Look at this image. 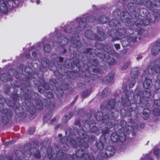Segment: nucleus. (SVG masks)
<instances>
[{"instance_id": "3", "label": "nucleus", "mask_w": 160, "mask_h": 160, "mask_svg": "<svg viewBox=\"0 0 160 160\" xmlns=\"http://www.w3.org/2000/svg\"><path fill=\"white\" fill-rule=\"evenodd\" d=\"M114 153L115 150L114 148L112 146H110L102 150L101 152V156L103 158H107L113 155Z\"/></svg>"}, {"instance_id": "12", "label": "nucleus", "mask_w": 160, "mask_h": 160, "mask_svg": "<svg viewBox=\"0 0 160 160\" xmlns=\"http://www.w3.org/2000/svg\"><path fill=\"white\" fill-rule=\"evenodd\" d=\"M78 21H80V22H79V27H80L81 28V30H82L84 29L85 26H86V23L84 22V19H81L80 18H79Z\"/></svg>"}, {"instance_id": "38", "label": "nucleus", "mask_w": 160, "mask_h": 160, "mask_svg": "<svg viewBox=\"0 0 160 160\" xmlns=\"http://www.w3.org/2000/svg\"><path fill=\"white\" fill-rule=\"evenodd\" d=\"M59 59L60 62H62L63 61V59L61 57Z\"/></svg>"}, {"instance_id": "37", "label": "nucleus", "mask_w": 160, "mask_h": 160, "mask_svg": "<svg viewBox=\"0 0 160 160\" xmlns=\"http://www.w3.org/2000/svg\"><path fill=\"white\" fill-rule=\"evenodd\" d=\"M36 2L37 4H38L40 3V0H37Z\"/></svg>"}, {"instance_id": "32", "label": "nucleus", "mask_w": 160, "mask_h": 160, "mask_svg": "<svg viewBox=\"0 0 160 160\" xmlns=\"http://www.w3.org/2000/svg\"><path fill=\"white\" fill-rule=\"evenodd\" d=\"M132 82V84L131 83L129 85V87H130V88L132 87L135 84V81L134 80H133Z\"/></svg>"}, {"instance_id": "19", "label": "nucleus", "mask_w": 160, "mask_h": 160, "mask_svg": "<svg viewBox=\"0 0 160 160\" xmlns=\"http://www.w3.org/2000/svg\"><path fill=\"white\" fill-rule=\"evenodd\" d=\"M130 64L129 62H127L125 63L122 67V69L123 70L127 69Z\"/></svg>"}, {"instance_id": "33", "label": "nucleus", "mask_w": 160, "mask_h": 160, "mask_svg": "<svg viewBox=\"0 0 160 160\" xmlns=\"http://www.w3.org/2000/svg\"><path fill=\"white\" fill-rule=\"evenodd\" d=\"M159 152V151L158 149L155 150L154 152V154L156 155H157L158 154V152Z\"/></svg>"}, {"instance_id": "5", "label": "nucleus", "mask_w": 160, "mask_h": 160, "mask_svg": "<svg viewBox=\"0 0 160 160\" xmlns=\"http://www.w3.org/2000/svg\"><path fill=\"white\" fill-rule=\"evenodd\" d=\"M121 125H120L119 124L118 125H114V128L115 129V130L117 131V130H120L122 129V128H123V130H124L126 132L129 131V130L131 131L132 129H133L134 127H132V126H130L128 125H126L125 126V127H124V126L123 125L125 124H126V122L124 121H121Z\"/></svg>"}, {"instance_id": "45", "label": "nucleus", "mask_w": 160, "mask_h": 160, "mask_svg": "<svg viewBox=\"0 0 160 160\" xmlns=\"http://www.w3.org/2000/svg\"><path fill=\"white\" fill-rule=\"evenodd\" d=\"M33 133V132H32V133L29 132V134H32V133Z\"/></svg>"}, {"instance_id": "52", "label": "nucleus", "mask_w": 160, "mask_h": 160, "mask_svg": "<svg viewBox=\"0 0 160 160\" xmlns=\"http://www.w3.org/2000/svg\"><path fill=\"white\" fill-rule=\"evenodd\" d=\"M105 58L106 59H108V58H106V56H105Z\"/></svg>"}, {"instance_id": "44", "label": "nucleus", "mask_w": 160, "mask_h": 160, "mask_svg": "<svg viewBox=\"0 0 160 160\" xmlns=\"http://www.w3.org/2000/svg\"><path fill=\"white\" fill-rule=\"evenodd\" d=\"M52 120H53V121L54 122V121H55L56 120V119L54 118Z\"/></svg>"}, {"instance_id": "2", "label": "nucleus", "mask_w": 160, "mask_h": 160, "mask_svg": "<svg viewBox=\"0 0 160 160\" xmlns=\"http://www.w3.org/2000/svg\"><path fill=\"white\" fill-rule=\"evenodd\" d=\"M130 95L128 96V99H127L124 102L122 99V101L124 103L123 105L124 106H129L130 105V100H132L133 98L135 99L137 101H140L141 102L142 99L143 98H148L150 96V93L148 91H145L143 92L140 91L138 94L136 95H134L133 92H130Z\"/></svg>"}, {"instance_id": "24", "label": "nucleus", "mask_w": 160, "mask_h": 160, "mask_svg": "<svg viewBox=\"0 0 160 160\" xmlns=\"http://www.w3.org/2000/svg\"><path fill=\"white\" fill-rule=\"evenodd\" d=\"M68 41V40L67 38H63V40L61 43H63L64 45H66Z\"/></svg>"}, {"instance_id": "23", "label": "nucleus", "mask_w": 160, "mask_h": 160, "mask_svg": "<svg viewBox=\"0 0 160 160\" xmlns=\"http://www.w3.org/2000/svg\"><path fill=\"white\" fill-rule=\"evenodd\" d=\"M126 25L127 26H131V25L132 24V23L131 21L130 20L128 19L127 22H125Z\"/></svg>"}, {"instance_id": "26", "label": "nucleus", "mask_w": 160, "mask_h": 160, "mask_svg": "<svg viewBox=\"0 0 160 160\" xmlns=\"http://www.w3.org/2000/svg\"><path fill=\"white\" fill-rule=\"evenodd\" d=\"M98 129V128L96 126L93 127L91 129V131L93 132H95Z\"/></svg>"}, {"instance_id": "10", "label": "nucleus", "mask_w": 160, "mask_h": 160, "mask_svg": "<svg viewBox=\"0 0 160 160\" xmlns=\"http://www.w3.org/2000/svg\"><path fill=\"white\" fill-rule=\"evenodd\" d=\"M154 69H153L152 67H149L148 69V72L149 73H153L154 71L156 72L157 73H158L159 71V68H158V69H156L155 67L153 68Z\"/></svg>"}, {"instance_id": "1", "label": "nucleus", "mask_w": 160, "mask_h": 160, "mask_svg": "<svg viewBox=\"0 0 160 160\" xmlns=\"http://www.w3.org/2000/svg\"><path fill=\"white\" fill-rule=\"evenodd\" d=\"M78 134L80 138L77 139L76 142L74 140L71 141L70 142V144H72L74 148L76 147V146L74 145V143L79 146L80 147V146L82 145L84 148H87L88 146L87 142L90 140L88 136L86 134L85 132L83 130H80L79 131Z\"/></svg>"}, {"instance_id": "51", "label": "nucleus", "mask_w": 160, "mask_h": 160, "mask_svg": "<svg viewBox=\"0 0 160 160\" xmlns=\"http://www.w3.org/2000/svg\"><path fill=\"white\" fill-rule=\"evenodd\" d=\"M85 36L86 37H88V36L86 34H85Z\"/></svg>"}, {"instance_id": "15", "label": "nucleus", "mask_w": 160, "mask_h": 160, "mask_svg": "<svg viewBox=\"0 0 160 160\" xmlns=\"http://www.w3.org/2000/svg\"><path fill=\"white\" fill-rule=\"evenodd\" d=\"M153 113L155 116H158L160 114V110L158 108H155L153 109Z\"/></svg>"}, {"instance_id": "36", "label": "nucleus", "mask_w": 160, "mask_h": 160, "mask_svg": "<svg viewBox=\"0 0 160 160\" xmlns=\"http://www.w3.org/2000/svg\"><path fill=\"white\" fill-rule=\"evenodd\" d=\"M32 54L34 56H35L36 55V53L35 52H33L32 53Z\"/></svg>"}, {"instance_id": "7", "label": "nucleus", "mask_w": 160, "mask_h": 160, "mask_svg": "<svg viewBox=\"0 0 160 160\" xmlns=\"http://www.w3.org/2000/svg\"><path fill=\"white\" fill-rule=\"evenodd\" d=\"M142 78V79L144 78L145 79L143 83L144 88L146 89H149L152 86V82L151 79L145 78L143 76Z\"/></svg>"}, {"instance_id": "53", "label": "nucleus", "mask_w": 160, "mask_h": 160, "mask_svg": "<svg viewBox=\"0 0 160 160\" xmlns=\"http://www.w3.org/2000/svg\"><path fill=\"white\" fill-rule=\"evenodd\" d=\"M78 42V43H80V42Z\"/></svg>"}, {"instance_id": "31", "label": "nucleus", "mask_w": 160, "mask_h": 160, "mask_svg": "<svg viewBox=\"0 0 160 160\" xmlns=\"http://www.w3.org/2000/svg\"><path fill=\"white\" fill-rule=\"evenodd\" d=\"M142 58V56L141 55H139L136 58V59L138 60H139Z\"/></svg>"}, {"instance_id": "43", "label": "nucleus", "mask_w": 160, "mask_h": 160, "mask_svg": "<svg viewBox=\"0 0 160 160\" xmlns=\"http://www.w3.org/2000/svg\"><path fill=\"white\" fill-rule=\"evenodd\" d=\"M40 104H40V106H41V108H42V103H41ZM40 109H41V108H40Z\"/></svg>"}, {"instance_id": "9", "label": "nucleus", "mask_w": 160, "mask_h": 160, "mask_svg": "<svg viewBox=\"0 0 160 160\" xmlns=\"http://www.w3.org/2000/svg\"><path fill=\"white\" fill-rule=\"evenodd\" d=\"M155 67L156 69H158V68H160L158 66H154ZM160 72V69H159V72ZM160 77V74L158 76V79L159 81V82H158L157 81L155 83V86L156 87V88L157 90H158L160 88V79L159 78Z\"/></svg>"}, {"instance_id": "22", "label": "nucleus", "mask_w": 160, "mask_h": 160, "mask_svg": "<svg viewBox=\"0 0 160 160\" xmlns=\"http://www.w3.org/2000/svg\"><path fill=\"white\" fill-rule=\"evenodd\" d=\"M44 50L46 52H48L50 50V46L48 44L45 45L44 48Z\"/></svg>"}, {"instance_id": "39", "label": "nucleus", "mask_w": 160, "mask_h": 160, "mask_svg": "<svg viewBox=\"0 0 160 160\" xmlns=\"http://www.w3.org/2000/svg\"><path fill=\"white\" fill-rule=\"evenodd\" d=\"M12 142V141H9V142H7V143H8V144H11V143H11V142Z\"/></svg>"}, {"instance_id": "13", "label": "nucleus", "mask_w": 160, "mask_h": 160, "mask_svg": "<svg viewBox=\"0 0 160 160\" xmlns=\"http://www.w3.org/2000/svg\"><path fill=\"white\" fill-rule=\"evenodd\" d=\"M104 141V138H101L100 139V142L97 144V146L98 148L100 150H101L102 151V150L103 149V147L104 144L102 142V140Z\"/></svg>"}, {"instance_id": "29", "label": "nucleus", "mask_w": 160, "mask_h": 160, "mask_svg": "<svg viewBox=\"0 0 160 160\" xmlns=\"http://www.w3.org/2000/svg\"><path fill=\"white\" fill-rule=\"evenodd\" d=\"M35 156L37 158H40V154L38 151L35 154Z\"/></svg>"}, {"instance_id": "30", "label": "nucleus", "mask_w": 160, "mask_h": 160, "mask_svg": "<svg viewBox=\"0 0 160 160\" xmlns=\"http://www.w3.org/2000/svg\"><path fill=\"white\" fill-rule=\"evenodd\" d=\"M114 46L115 48L117 50L120 48V45L119 44H115Z\"/></svg>"}, {"instance_id": "35", "label": "nucleus", "mask_w": 160, "mask_h": 160, "mask_svg": "<svg viewBox=\"0 0 160 160\" xmlns=\"http://www.w3.org/2000/svg\"><path fill=\"white\" fill-rule=\"evenodd\" d=\"M1 99H2V100H1L2 101L1 102L0 101V103H3V102L4 101V98H3L2 97Z\"/></svg>"}, {"instance_id": "28", "label": "nucleus", "mask_w": 160, "mask_h": 160, "mask_svg": "<svg viewBox=\"0 0 160 160\" xmlns=\"http://www.w3.org/2000/svg\"><path fill=\"white\" fill-rule=\"evenodd\" d=\"M47 97L49 98H51L53 97V95L52 93L49 92L47 95Z\"/></svg>"}, {"instance_id": "6", "label": "nucleus", "mask_w": 160, "mask_h": 160, "mask_svg": "<svg viewBox=\"0 0 160 160\" xmlns=\"http://www.w3.org/2000/svg\"><path fill=\"white\" fill-rule=\"evenodd\" d=\"M160 52V43L159 42H156L153 46L152 49V54L156 55L158 54Z\"/></svg>"}, {"instance_id": "42", "label": "nucleus", "mask_w": 160, "mask_h": 160, "mask_svg": "<svg viewBox=\"0 0 160 160\" xmlns=\"http://www.w3.org/2000/svg\"><path fill=\"white\" fill-rule=\"evenodd\" d=\"M62 136V135L61 134H59L58 135L59 137H61Z\"/></svg>"}, {"instance_id": "8", "label": "nucleus", "mask_w": 160, "mask_h": 160, "mask_svg": "<svg viewBox=\"0 0 160 160\" xmlns=\"http://www.w3.org/2000/svg\"><path fill=\"white\" fill-rule=\"evenodd\" d=\"M111 139L113 142H116L119 141V136L115 132L112 133L111 136Z\"/></svg>"}, {"instance_id": "17", "label": "nucleus", "mask_w": 160, "mask_h": 160, "mask_svg": "<svg viewBox=\"0 0 160 160\" xmlns=\"http://www.w3.org/2000/svg\"><path fill=\"white\" fill-rule=\"evenodd\" d=\"M114 75L113 74H109L106 77V79L108 82H110L112 79Z\"/></svg>"}, {"instance_id": "14", "label": "nucleus", "mask_w": 160, "mask_h": 160, "mask_svg": "<svg viewBox=\"0 0 160 160\" xmlns=\"http://www.w3.org/2000/svg\"><path fill=\"white\" fill-rule=\"evenodd\" d=\"M0 9L1 10L4 9L5 11L7 10L6 4L3 1L1 0L0 1Z\"/></svg>"}, {"instance_id": "18", "label": "nucleus", "mask_w": 160, "mask_h": 160, "mask_svg": "<svg viewBox=\"0 0 160 160\" xmlns=\"http://www.w3.org/2000/svg\"><path fill=\"white\" fill-rule=\"evenodd\" d=\"M0 78L3 81H5L6 80L8 79L7 78V75L5 74L2 75Z\"/></svg>"}, {"instance_id": "41", "label": "nucleus", "mask_w": 160, "mask_h": 160, "mask_svg": "<svg viewBox=\"0 0 160 160\" xmlns=\"http://www.w3.org/2000/svg\"><path fill=\"white\" fill-rule=\"evenodd\" d=\"M110 24V25L111 26H113V25H112V23H111V22L109 24Z\"/></svg>"}, {"instance_id": "50", "label": "nucleus", "mask_w": 160, "mask_h": 160, "mask_svg": "<svg viewBox=\"0 0 160 160\" xmlns=\"http://www.w3.org/2000/svg\"><path fill=\"white\" fill-rule=\"evenodd\" d=\"M135 126L136 127L137 126V124H135Z\"/></svg>"}, {"instance_id": "4", "label": "nucleus", "mask_w": 160, "mask_h": 160, "mask_svg": "<svg viewBox=\"0 0 160 160\" xmlns=\"http://www.w3.org/2000/svg\"><path fill=\"white\" fill-rule=\"evenodd\" d=\"M84 152L82 150L77 151L76 152V155L77 157L79 158L83 157L86 160H92L94 159L93 155L92 154H83Z\"/></svg>"}, {"instance_id": "40", "label": "nucleus", "mask_w": 160, "mask_h": 160, "mask_svg": "<svg viewBox=\"0 0 160 160\" xmlns=\"http://www.w3.org/2000/svg\"><path fill=\"white\" fill-rule=\"evenodd\" d=\"M110 104V105H111L112 106L111 107V108H113V104L111 105V104ZM109 105L108 106H109Z\"/></svg>"}, {"instance_id": "25", "label": "nucleus", "mask_w": 160, "mask_h": 160, "mask_svg": "<svg viewBox=\"0 0 160 160\" xmlns=\"http://www.w3.org/2000/svg\"><path fill=\"white\" fill-rule=\"evenodd\" d=\"M154 103L157 105L158 106H160V99L155 100Z\"/></svg>"}, {"instance_id": "20", "label": "nucleus", "mask_w": 160, "mask_h": 160, "mask_svg": "<svg viewBox=\"0 0 160 160\" xmlns=\"http://www.w3.org/2000/svg\"><path fill=\"white\" fill-rule=\"evenodd\" d=\"M149 23V22L148 21L147 23H144L143 21H142V22H140V23H139L138 22H136V25L138 27H140L141 26V25L142 24H143L146 25H148Z\"/></svg>"}, {"instance_id": "16", "label": "nucleus", "mask_w": 160, "mask_h": 160, "mask_svg": "<svg viewBox=\"0 0 160 160\" xmlns=\"http://www.w3.org/2000/svg\"><path fill=\"white\" fill-rule=\"evenodd\" d=\"M138 72L137 70L133 69L131 72V75L132 77V75L134 76V78H136L138 76Z\"/></svg>"}, {"instance_id": "11", "label": "nucleus", "mask_w": 160, "mask_h": 160, "mask_svg": "<svg viewBox=\"0 0 160 160\" xmlns=\"http://www.w3.org/2000/svg\"><path fill=\"white\" fill-rule=\"evenodd\" d=\"M150 111L148 109H145L143 111V118L144 119H147L149 115Z\"/></svg>"}, {"instance_id": "47", "label": "nucleus", "mask_w": 160, "mask_h": 160, "mask_svg": "<svg viewBox=\"0 0 160 160\" xmlns=\"http://www.w3.org/2000/svg\"><path fill=\"white\" fill-rule=\"evenodd\" d=\"M98 114H100H100H101V112H99L98 113Z\"/></svg>"}, {"instance_id": "46", "label": "nucleus", "mask_w": 160, "mask_h": 160, "mask_svg": "<svg viewBox=\"0 0 160 160\" xmlns=\"http://www.w3.org/2000/svg\"><path fill=\"white\" fill-rule=\"evenodd\" d=\"M102 122H104H104H104V120L103 119V120H102Z\"/></svg>"}, {"instance_id": "27", "label": "nucleus", "mask_w": 160, "mask_h": 160, "mask_svg": "<svg viewBox=\"0 0 160 160\" xmlns=\"http://www.w3.org/2000/svg\"><path fill=\"white\" fill-rule=\"evenodd\" d=\"M134 2L137 4H140L141 3V0H133Z\"/></svg>"}, {"instance_id": "49", "label": "nucleus", "mask_w": 160, "mask_h": 160, "mask_svg": "<svg viewBox=\"0 0 160 160\" xmlns=\"http://www.w3.org/2000/svg\"><path fill=\"white\" fill-rule=\"evenodd\" d=\"M96 119H98V120H99V119L98 118V117H96Z\"/></svg>"}, {"instance_id": "21", "label": "nucleus", "mask_w": 160, "mask_h": 160, "mask_svg": "<svg viewBox=\"0 0 160 160\" xmlns=\"http://www.w3.org/2000/svg\"><path fill=\"white\" fill-rule=\"evenodd\" d=\"M119 141L121 142H123L125 140V137L124 135H123L122 136H120L119 137Z\"/></svg>"}, {"instance_id": "34", "label": "nucleus", "mask_w": 160, "mask_h": 160, "mask_svg": "<svg viewBox=\"0 0 160 160\" xmlns=\"http://www.w3.org/2000/svg\"><path fill=\"white\" fill-rule=\"evenodd\" d=\"M130 4H129L128 5V7L129 8V9L130 10V11L131 10V8L132 7V6H131H131L130 5Z\"/></svg>"}, {"instance_id": "48", "label": "nucleus", "mask_w": 160, "mask_h": 160, "mask_svg": "<svg viewBox=\"0 0 160 160\" xmlns=\"http://www.w3.org/2000/svg\"><path fill=\"white\" fill-rule=\"evenodd\" d=\"M2 114V113L1 112H0V115H1Z\"/></svg>"}]
</instances>
